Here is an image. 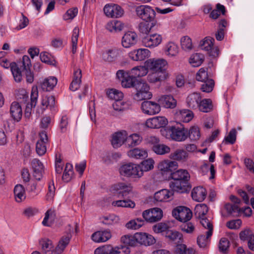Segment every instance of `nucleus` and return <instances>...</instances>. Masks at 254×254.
Masks as SVG:
<instances>
[{
    "mask_svg": "<svg viewBox=\"0 0 254 254\" xmlns=\"http://www.w3.org/2000/svg\"><path fill=\"white\" fill-rule=\"evenodd\" d=\"M144 223V220L141 218L131 220L126 224V227L129 229L137 230L142 227Z\"/></svg>",
    "mask_w": 254,
    "mask_h": 254,
    "instance_id": "nucleus-46",
    "label": "nucleus"
},
{
    "mask_svg": "<svg viewBox=\"0 0 254 254\" xmlns=\"http://www.w3.org/2000/svg\"><path fill=\"white\" fill-rule=\"evenodd\" d=\"M112 205L115 206L134 208L135 204V203L130 199L119 200L114 201L112 202Z\"/></svg>",
    "mask_w": 254,
    "mask_h": 254,
    "instance_id": "nucleus-55",
    "label": "nucleus"
},
{
    "mask_svg": "<svg viewBox=\"0 0 254 254\" xmlns=\"http://www.w3.org/2000/svg\"><path fill=\"white\" fill-rule=\"evenodd\" d=\"M136 245L138 244L145 246H150L155 243V238L150 235L146 233H137L135 234Z\"/></svg>",
    "mask_w": 254,
    "mask_h": 254,
    "instance_id": "nucleus-16",
    "label": "nucleus"
},
{
    "mask_svg": "<svg viewBox=\"0 0 254 254\" xmlns=\"http://www.w3.org/2000/svg\"><path fill=\"white\" fill-rule=\"evenodd\" d=\"M134 89L136 90V93L133 98L136 101L149 99L152 96L151 93L149 91V85L142 80H140L136 83Z\"/></svg>",
    "mask_w": 254,
    "mask_h": 254,
    "instance_id": "nucleus-2",
    "label": "nucleus"
},
{
    "mask_svg": "<svg viewBox=\"0 0 254 254\" xmlns=\"http://www.w3.org/2000/svg\"><path fill=\"white\" fill-rule=\"evenodd\" d=\"M212 101L210 99L201 100L198 108L199 111L204 113H208L212 110Z\"/></svg>",
    "mask_w": 254,
    "mask_h": 254,
    "instance_id": "nucleus-42",
    "label": "nucleus"
},
{
    "mask_svg": "<svg viewBox=\"0 0 254 254\" xmlns=\"http://www.w3.org/2000/svg\"><path fill=\"white\" fill-rule=\"evenodd\" d=\"M188 182L179 180H174L170 183V187L174 191L180 193L185 192L187 191Z\"/></svg>",
    "mask_w": 254,
    "mask_h": 254,
    "instance_id": "nucleus-23",
    "label": "nucleus"
},
{
    "mask_svg": "<svg viewBox=\"0 0 254 254\" xmlns=\"http://www.w3.org/2000/svg\"><path fill=\"white\" fill-rule=\"evenodd\" d=\"M43 252L45 254H52L54 251V246L52 241L48 239H43L39 241Z\"/></svg>",
    "mask_w": 254,
    "mask_h": 254,
    "instance_id": "nucleus-38",
    "label": "nucleus"
},
{
    "mask_svg": "<svg viewBox=\"0 0 254 254\" xmlns=\"http://www.w3.org/2000/svg\"><path fill=\"white\" fill-rule=\"evenodd\" d=\"M172 215L180 221L187 222L192 217L191 210L185 206H178L172 211Z\"/></svg>",
    "mask_w": 254,
    "mask_h": 254,
    "instance_id": "nucleus-7",
    "label": "nucleus"
},
{
    "mask_svg": "<svg viewBox=\"0 0 254 254\" xmlns=\"http://www.w3.org/2000/svg\"><path fill=\"white\" fill-rule=\"evenodd\" d=\"M201 100V98L200 94L194 92L188 96L186 102L188 107L190 109H197Z\"/></svg>",
    "mask_w": 254,
    "mask_h": 254,
    "instance_id": "nucleus-21",
    "label": "nucleus"
},
{
    "mask_svg": "<svg viewBox=\"0 0 254 254\" xmlns=\"http://www.w3.org/2000/svg\"><path fill=\"white\" fill-rule=\"evenodd\" d=\"M206 236L201 235L197 237V243L200 248H206L209 243V239L212 236V230H208L206 233Z\"/></svg>",
    "mask_w": 254,
    "mask_h": 254,
    "instance_id": "nucleus-36",
    "label": "nucleus"
},
{
    "mask_svg": "<svg viewBox=\"0 0 254 254\" xmlns=\"http://www.w3.org/2000/svg\"><path fill=\"white\" fill-rule=\"evenodd\" d=\"M137 41V36L134 32L128 31L122 37V45L126 48H128L135 45Z\"/></svg>",
    "mask_w": 254,
    "mask_h": 254,
    "instance_id": "nucleus-15",
    "label": "nucleus"
},
{
    "mask_svg": "<svg viewBox=\"0 0 254 254\" xmlns=\"http://www.w3.org/2000/svg\"><path fill=\"white\" fill-rule=\"evenodd\" d=\"M112 191L120 198H127L132 193V187L130 184L120 182L112 186Z\"/></svg>",
    "mask_w": 254,
    "mask_h": 254,
    "instance_id": "nucleus-1",
    "label": "nucleus"
},
{
    "mask_svg": "<svg viewBox=\"0 0 254 254\" xmlns=\"http://www.w3.org/2000/svg\"><path fill=\"white\" fill-rule=\"evenodd\" d=\"M154 163V162L152 159H148L142 161L141 166H140V170L142 172V176L143 175V171H148L153 168Z\"/></svg>",
    "mask_w": 254,
    "mask_h": 254,
    "instance_id": "nucleus-59",
    "label": "nucleus"
},
{
    "mask_svg": "<svg viewBox=\"0 0 254 254\" xmlns=\"http://www.w3.org/2000/svg\"><path fill=\"white\" fill-rule=\"evenodd\" d=\"M22 64L23 70L25 72L27 81L29 83H32L33 81L34 76L30 70L31 66V61L28 56L24 55L23 57Z\"/></svg>",
    "mask_w": 254,
    "mask_h": 254,
    "instance_id": "nucleus-18",
    "label": "nucleus"
},
{
    "mask_svg": "<svg viewBox=\"0 0 254 254\" xmlns=\"http://www.w3.org/2000/svg\"><path fill=\"white\" fill-rule=\"evenodd\" d=\"M214 39L210 37H205L200 43V47L202 50L206 51H209L211 48L213 46Z\"/></svg>",
    "mask_w": 254,
    "mask_h": 254,
    "instance_id": "nucleus-51",
    "label": "nucleus"
},
{
    "mask_svg": "<svg viewBox=\"0 0 254 254\" xmlns=\"http://www.w3.org/2000/svg\"><path fill=\"white\" fill-rule=\"evenodd\" d=\"M216 9L212 10L210 13L209 17L212 19H216L219 17L220 13L224 15L226 12L225 7L224 5L220 3H217L216 6Z\"/></svg>",
    "mask_w": 254,
    "mask_h": 254,
    "instance_id": "nucleus-50",
    "label": "nucleus"
},
{
    "mask_svg": "<svg viewBox=\"0 0 254 254\" xmlns=\"http://www.w3.org/2000/svg\"><path fill=\"white\" fill-rule=\"evenodd\" d=\"M227 21L224 19H222L219 21L218 29L215 34V38L217 40L221 41L223 39L225 28L227 27Z\"/></svg>",
    "mask_w": 254,
    "mask_h": 254,
    "instance_id": "nucleus-37",
    "label": "nucleus"
},
{
    "mask_svg": "<svg viewBox=\"0 0 254 254\" xmlns=\"http://www.w3.org/2000/svg\"><path fill=\"white\" fill-rule=\"evenodd\" d=\"M56 218V214L54 211L49 209L45 213V216L42 222L43 225L50 226Z\"/></svg>",
    "mask_w": 254,
    "mask_h": 254,
    "instance_id": "nucleus-45",
    "label": "nucleus"
},
{
    "mask_svg": "<svg viewBox=\"0 0 254 254\" xmlns=\"http://www.w3.org/2000/svg\"><path fill=\"white\" fill-rule=\"evenodd\" d=\"M127 155L131 158L143 159L147 156V152L146 150L135 148L128 151Z\"/></svg>",
    "mask_w": 254,
    "mask_h": 254,
    "instance_id": "nucleus-33",
    "label": "nucleus"
},
{
    "mask_svg": "<svg viewBox=\"0 0 254 254\" xmlns=\"http://www.w3.org/2000/svg\"><path fill=\"white\" fill-rule=\"evenodd\" d=\"M167 131L172 139L176 141H183L188 137V129L182 125L169 127L167 128Z\"/></svg>",
    "mask_w": 254,
    "mask_h": 254,
    "instance_id": "nucleus-5",
    "label": "nucleus"
},
{
    "mask_svg": "<svg viewBox=\"0 0 254 254\" xmlns=\"http://www.w3.org/2000/svg\"><path fill=\"white\" fill-rule=\"evenodd\" d=\"M178 163L174 161L164 160L158 165L159 169L164 173H173L178 168Z\"/></svg>",
    "mask_w": 254,
    "mask_h": 254,
    "instance_id": "nucleus-20",
    "label": "nucleus"
},
{
    "mask_svg": "<svg viewBox=\"0 0 254 254\" xmlns=\"http://www.w3.org/2000/svg\"><path fill=\"white\" fill-rule=\"evenodd\" d=\"M168 124L167 119L164 117H156L146 121V126L151 128H159L165 127Z\"/></svg>",
    "mask_w": 254,
    "mask_h": 254,
    "instance_id": "nucleus-14",
    "label": "nucleus"
},
{
    "mask_svg": "<svg viewBox=\"0 0 254 254\" xmlns=\"http://www.w3.org/2000/svg\"><path fill=\"white\" fill-rule=\"evenodd\" d=\"M192 198L197 202L204 200L206 196V190L202 187H197L193 189L191 191Z\"/></svg>",
    "mask_w": 254,
    "mask_h": 254,
    "instance_id": "nucleus-25",
    "label": "nucleus"
},
{
    "mask_svg": "<svg viewBox=\"0 0 254 254\" xmlns=\"http://www.w3.org/2000/svg\"><path fill=\"white\" fill-rule=\"evenodd\" d=\"M156 24V22H150V23L143 22H141L138 25L139 31L142 34L147 35Z\"/></svg>",
    "mask_w": 254,
    "mask_h": 254,
    "instance_id": "nucleus-52",
    "label": "nucleus"
},
{
    "mask_svg": "<svg viewBox=\"0 0 254 254\" xmlns=\"http://www.w3.org/2000/svg\"><path fill=\"white\" fill-rule=\"evenodd\" d=\"M136 15L143 21L146 22H156L155 19V11L150 6L147 5H140L135 8Z\"/></svg>",
    "mask_w": 254,
    "mask_h": 254,
    "instance_id": "nucleus-3",
    "label": "nucleus"
},
{
    "mask_svg": "<svg viewBox=\"0 0 254 254\" xmlns=\"http://www.w3.org/2000/svg\"><path fill=\"white\" fill-rule=\"evenodd\" d=\"M79 30L78 27H76L73 29L71 37L72 52L73 54L76 53L77 50V44L78 38L79 37Z\"/></svg>",
    "mask_w": 254,
    "mask_h": 254,
    "instance_id": "nucleus-58",
    "label": "nucleus"
},
{
    "mask_svg": "<svg viewBox=\"0 0 254 254\" xmlns=\"http://www.w3.org/2000/svg\"><path fill=\"white\" fill-rule=\"evenodd\" d=\"M166 237L173 241H180L182 239L183 235L178 231L168 230L166 232Z\"/></svg>",
    "mask_w": 254,
    "mask_h": 254,
    "instance_id": "nucleus-56",
    "label": "nucleus"
},
{
    "mask_svg": "<svg viewBox=\"0 0 254 254\" xmlns=\"http://www.w3.org/2000/svg\"><path fill=\"white\" fill-rule=\"evenodd\" d=\"M71 237V234L70 233H67L62 237L58 246L55 249V252L57 254H61L64 251L65 247L69 244Z\"/></svg>",
    "mask_w": 254,
    "mask_h": 254,
    "instance_id": "nucleus-27",
    "label": "nucleus"
},
{
    "mask_svg": "<svg viewBox=\"0 0 254 254\" xmlns=\"http://www.w3.org/2000/svg\"><path fill=\"white\" fill-rule=\"evenodd\" d=\"M33 171V176L37 181H40L43 177L44 173V167L43 163L38 159H34L31 163Z\"/></svg>",
    "mask_w": 254,
    "mask_h": 254,
    "instance_id": "nucleus-13",
    "label": "nucleus"
},
{
    "mask_svg": "<svg viewBox=\"0 0 254 254\" xmlns=\"http://www.w3.org/2000/svg\"><path fill=\"white\" fill-rule=\"evenodd\" d=\"M127 133L126 131L122 130L114 133L112 135L111 144L114 148L121 147L123 144L126 145Z\"/></svg>",
    "mask_w": 254,
    "mask_h": 254,
    "instance_id": "nucleus-11",
    "label": "nucleus"
},
{
    "mask_svg": "<svg viewBox=\"0 0 254 254\" xmlns=\"http://www.w3.org/2000/svg\"><path fill=\"white\" fill-rule=\"evenodd\" d=\"M181 44L182 49L185 50H190L192 49L191 39L188 36H184L181 38Z\"/></svg>",
    "mask_w": 254,
    "mask_h": 254,
    "instance_id": "nucleus-63",
    "label": "nucleus"
},
{
    "mask_svg": "<svg viewBox=\"0 0 254 254\" xmlns=\"http://www.w3.org/2000/svg\"><path fill=\"white\" fill-rule=\"evenodd\" d=\"M142 140V137L138 134L134 133L127 136L126 145L128 147H133L138 145Z\"/></svg>",
    "mask_w": 254,
    "mask_h": 254,
    "instance_id": "nucleus-39",
    "label": "nucleus"
},
{
    "mask_svg": "<svg viewBox=\"0 0 254 254\" xmlns=\"http://www.w3.org/2000/svg\"><path fill=\"white\" fill-rule=\"evenodd\" d=\"M38 97L37 89L33 88L31 93V102L27 104L24 112V116L26 118H30L32 108H35L36 105Z\"/></svg>",
    "mask_w": 254,
    "mask_h": 254,
    "instance_id": "nucleus-19",
    "label": "nucleus"
},
{
    "mask_svg": "<svg viewBox=\"0 0 254 254\" xmlns=\"http://www.w3.org/2000/svg\"><path fill=\"white\" fill-rule=\"evenodd\" d=\"M159 102L166 108L173 109L176 107L177 101L171 95H164L161 97Z\"/></svg>",
    "mask_w": 254,
    "mask_h": 254,
    "instance_id": "nucleus-26",
    "label": "nucleus"
},
{
    "mask_svg": "<svg viewBox=\"0 0 254 254\" xmlns=\"http://www.w3.org/2000/svg\"><path fill=\"white\" fill-rule=\"evenodd\" d=\"M145 66L148 70L154 71H166V66L167 63L166 61L162 59H150L146 61L144 63Z\"/></svg>",
    "mask_w": 254,
    "mask_h": 254,
    "instance_id": "nucleus-6",
    "label": "nucleus"
},
{
    "mask_svg": "<svg viewBox=\"0 0 254 254\" xmlns=\"http://www.w3.org/2000/svg\"><path fill=\"white\" fill-rule=\"evenodd\" d=\"M170 176L173 180H179L187 182H188L190 178L188 171L183 169H180L175 172L174 171L171 173Z\"/></svg>",
    "mask_w": 254,
    "mask_h": 254,
    "instance_id": "nucleus-29",
    "label": "nucleus"
},
{
    "mask_svg": "<svg viewBox=\"0 0 254 254\" xmlns=\"http://www.w3.org/2000/svg\"><path fill=\"white\" fill-rule=\"evenodd\" d=\"M10 67L15 81L17 82H20L22 77L20 68L14 62L11 63Z\"/></svg>",
    "mask_w": 254,
    "mask_h": 254,
    "instance_id": "nucleus-43",
    "label": "nucleus"
},
{
    "mask_svg": "<svg viewBox=\"0 0 254 254\" xmlns=\"http://www.w3.org/2000/svg\"><path fill=\"white\" fill-rule=\"evenodd\" d=\"M128 72L130 73L131 76L137 78V77L146 75L148 73V69L144 64V66L134 67Z\"/></svg>",
    "mask_w": 254,
    "mask_h": 254,
    "instance_id": "nucleus-34",
    "label": "nucleus"
},
{
    "mask_svg": "<svg viewBox=\"0 0 254 254\" xmlns=\"http://www.w3.org/2000/svg\"><path fill=\"white\" fill-rule=\"evenodd\" d=\"M236 134L237 131L236 129H232L230 131L228 135L225 137L223 142H225L226 144L230 143L233 144L236 140Z\"/></svg>",
    "mask_w": 254,
    "mask_h": 254,
    "instance_id": "nucleus-64",
    "label": "nucleus"
},
{
    "mask_svg": "<svg viewBox=\"0 0 254 254\" xmlns=\"http://www.w3.org/2000/svg\"><path fill=\"white\" fill-rule=\"evenodd\" d=\"M150 56V51L147 49H139L129 53V57L134 61H143Z\"/></svg>",
    "mask_w": 254,
    "mask_h": 254,
    "instance_id": "nucleus-17",
    "label": "nucleus"
},
{
    "mask_svg": "<svg viewBox=\"0 0 254 254\" xmlns=\"http://www.w3.org/2000/svg\"><path fill=\"white\" fill-rule=\"evenodd\" d=\"M188 157L186 151L183 150L177 149L170 155V158L173 160L178 161L185 160Z\"/></svg>",
    "mask_w": 254,
    "mask_h": 254,
    "instance_id": "nucleus-48",
    "label": "nucleus"
},
{
    "mask_svg": "<svg viewBox=\"0 0 254 254\" xmlns=\"http://www.w3.org/2000/svg\"><path fill=\"white\" fill-rule=\"evenodd\" d=\"M10 114L15 121L18 122L22 116V110L21 106L16 102H13L10 107Z\"/></svg>",
    "mask_w": 254,
    "mask_h": 254,
    "instance_id": "nucleus-28",
    "label": "nucleus"
},
{
    "mask_svg": "<svg viewBox=\"0 0 254 254\" xmlns=\"http://www.w3.org/2000/svg\"><path fill=\"white\" fill-rule=\"evenodd\" d=\"M121 52L120 50L116 48L109 49L103 53V60L109 63L114 62L119 56Z\"/></svg>",
    "mask_w": 254,
    "mask_h": 254,
    "instance_id": "nucleus-24",
    "label": "nucleus"
},
{
    "mask_svg": "<svg viewBox=\"0 0 254 254\" xmlns=\"http://www.w3.org/2000/svg\"><path fill=\"white\" fill-rule=\"evenodd\" d=\"M200 136L199 129L197 127H192L188 131V137L192 141H196Z\"/></svg>",
    "mask_w": 254,
    "mask_h": 254,
    "instance_id": "nucleus-57",
    "label": "nucleus"
},
{
    "mask_svg": "<svg viewBox=\"0 0 254 254\" xmlns=\"http://www.w3.org/2000/svg\"><path fill=\"white\" fill-rule=\"evenodd\" d=\"M107 94L108 97L116 101L122 100L124 97L123 93L118 90L111 89L108 90Z\"/></svg>",
    "mask_w": 254,
    "mask_h": 254,
    "instance_id": "nucleus-54",
    "label": "nucleus"
},
{
    "mask_svg": "<svg viewBox=\"0 0 254 254\" xmlns=\"http://www.w3.org/2000/svg\"><path fill=\"white\" fill-rule=\"evenodd\" d=\"M14 194L15 200L17 202H22L26 198L25 189L21 185L15 186L14 189Z\"/></svg>",
    "mask_w": 254,
    "mask_h": 254,
    "instance_id": "nucleus-35",
    "label": "nucleus"
},
{
    "mask_svg": "<svg viewBox=\"0 0 254 254\" xmlns=\"http://www.w3.org/2000/svg\"><path fill=\"white\" fill-rule=\"evenodd\" d=\"M41 104L43 106H45L46 108L49 107L51 109H52L54 108L55 104V98L54 96H46L43 98Z\"/></svg>",
    "mask_w": 254,
    "mask_h": 254,
    "instance_id": "nucleus-62",
    "label": "nucleus"
},
{
    "mask_svg": "<svg viewBox=\"0 0 254 254\" xmlns=\"http://www.w3.org/2000/svg\"><path fill=\"white\" fill-rule=\"evenodd\" d=\"M152 150L157 154L164 155L170 151V148L164 144L158 143L154 144L152 147Z\"/></svg>",
    "mask_w": 254,
    "mask_h": 254,
    "instance_id": "nucleus-44",
    "label": "nucleus"
},
{
    "mask_svg": "<svg viewBox=\"0 0 254 254\" xmlns=\"http://www.w3.org/2000/svg\"><path fill=\"white\" fill-rule=\"evenodd\" d=\"M208 211V208L206 204H198L194 208V215L197 218H202L205 217Z\"/></svg>",
    "mask_w": 254,
    "mask_h": 254,
    "instance_id": "nucleus-40",
    "label": "nucleus"
},
{
    "mask_svg": "<svg viewBox=\"0 0 254 254\" xmlns=\"http://www.w3.org/2000/svg\"><path fill=\"white\" fill-rule=\"evenodd\" d=\"M175 253L176 254H194V251L192 248H187L185 244H179L176 247Z\"/></svg>",
    "mask_w": 254,
    "mask_h": 254,
    "instance_id": "nucleus-53",
    "label": "nucleus"
},
{
    "mask_svg": "<svg viewBox=\"0 0 254 254\" xmlns=\"http://www.w3.org/2000/svg\"><path fill=\"white\" fill-rule=\"evenodd\" d=\"M173 193L166 189H163L156 192L154 194V199L159 202L166 201L169 198H171Z\"/></svg>",
    "mask_w": 254,
    "mask_h": 254,
    "instance_id": "nucleus-30",
    "label": "nucleus"
},
{
    "mask_svg": "<svg viewBox=\"0 0 254 254\" xmlns=\"http://www.w3.org/2000/svg\"><path fill=\"white\" fill-rule=\"evenodd\" d=\"M142 216L147 222L153 223L159 221L162 218L163 212L159 208H153L144 211Z\"/></svg>",
    "mask_w": 254,
    "mask_h": 254,
    "instance_id": "nucleus-8",
    "label": "nucleus"
},
{
    "mask_svg": "<svg viewBox=\"0 0 254 254\" xmlns=\"http://www.w3.org/2000/svg\"><path fill=\"white\" fill-rule=\"evenodd\" d=\"M203 82L201 86L202 92L209 93L213 90L214 86V81L213 79H210Z\"/></svg>",
    "mask_w": 254,
    "mask_h": 254,
    "instance_id": "nucleus-60",
    "label": "nucleus"
},
{
    "mask_svg": "<svg viewBox=\"0 0 254 254\" xmlns=\"http://www.w3.org/2000/svg\"><path fill=\"white\" fill-rule=\"evenodd\" d=\"M119 172L121 175L127 177L140 178L142 176L140 167L130 163L122 165L119 169Z\"/></svg>",
    "mask_w": 254,
    "mask_h": 254,
    "instance_id": "nucleus-4",
    "label": "nucleus"
},
{
    "mask_svg": "<svg viewBox=\"0 0 254 254\" xmlns=\"http://www.w3.org/2000/svg\"><path fill=\"white\" fill-rule=\"evenodd\" d=\"M142 43L146 47H154L159 45L162 41V37L158 34L147 35L142 38Z\"/></svg>",
    "mask_w": 254,
    "mask_h": 254,
    "instance_id": "nucleus-12",
    "label": "nucleus"
},
{
    "mask_svg": "<svg viewBox=\"0 0 254 254\" xmlns=\"http://www.w3.org/2000/svg\"><path fill=\"white\" fill-rule=\"evenodd\" d=\"M57 84V79L55 77L45 78L41 83V87L43 91H50L53 89Z\"/></svg>",
    "mask_w": 254,
    "mask_h": 254,
    "instance_id": "nucleus-31",
    "label": "nucleus"
},
{
    "mask_svg": "<svg viewBox=\"0 0 254 254\" xmlns=\"http://www.w3.org/2000/svg\"><path fill=\"white\" fill-rule=\"evenodd\" d=\"M204 59V57L203 54L196 53L191 56L190 63L193 66H198L203 63Z\"/></svg>",
    "mask_w": 254,
    "mask_h": 254,
    "instance_id": "nucleus-49",
    "label": "nucleus"
},
{
    "mask_svg": "<svg viewBox=\"0 0 254 254\" xmlns=\"http://www.w3.org/2000/svg\"><path fill=\"white\" fill-rule=\"evenodd\" d=\"M141 109L144 114L149 115L158 114L161 110L159 104L151 101L143 102L141 104Z\"/></svg>",
    "mask_w": 254,
    "mask_h": 254,
    "instance_id": "nucleus-10",
    "label": "nucleus"
},
{
    "mask_svg": "<svg viewBox=\"0 0 254 254\" xmlns=\"http://www.w3.org/2000/svg\"><path fill=\"white\" fill-rule=\"evenodd\" d=\"M106 15L109 17H120L123 14L124 11L119 5L115 4H106L104 8Z\"/></svg>",
    "mask_w": 254,
    "mask_h": 254,
    "instance_id": "nucleus-9",
    "label": "nucleus"
},
{
    "mask_svg": "<svg viewBox=\"0 0 254 254\" xmlns=\"http://www.w3.org/2000/svg\"><path fill=\"white\" fill-rule=\"evenodd\" d=\"M129 248L125 245H121L120 247L114 248L112 247V252H110V254H129Z\"/></svg>",
    "mask_w": 254,
    "mask_h": 254,
    "instance_id": "nucleus-61",
    "label": "nucleus"
},
{
    "mask_svg": "<svg viewBox=\"0 0 254 254\" xmlns=\"http://www.w3.org/2000/svg\"><path fill=\"white\" fill-rule=\"evenodd\" d=\"M140 80L134 78L133 76H131V74L128 72V74L126 76L125 79H122V85L123 87L126 88H135V85L136 83L139 82Z\"/></svg>",
    "mask_w": 254,
    "mask_h": 254,
    "instance_id": "nucleus-41",
    "label": "nucleus"
},
{
    "mask_svg": "<svg viewBox=\"0 0 254 254\" xmlns=\"http://www.w3.org/2000/svg\"><path fill=\"white\" fill-rule=\"evenodd\" d=\"M176 117L180 121L184 123H188L192 120L193 113L189 110L183 109L177 112Z\"/></svg>",
    "mask_w": 254,
    "mask_h": 254,
    "instance_id": "nucleus-32",
    "label": "nucleus"
},
{
    "mask_svg": "<svg viewBox=\"0 0 254 254\" xmlns=\"http://www.w3.org/2000/svg\"><path fill=\"white\" fill-rule=\"evenodd\" d=\"M147 76V80L151 83L161 82L164 80L168 76L167 71L162 72L152 71Z\"/></svg>",
    "mask_w": 254,
    "mask_h": 254,
    "instance_id": "nucleus-22",
    "label": "nucleus"
},
{
    "mask_svg": "<svg viewBox=\"0 0 254 254\" xmlns=\"http://www.w3.org/2000/svg\"><path fill=\"white\" fill-rule=\"evenodd\" d=\"M121 241L125 246L128 247L137 246L135 234L134 235H125L121 238Z\"/></svg>",
    "mask_w": 254,
    "mask_h": 254,
    "instance_id": "nucleus-47",
    "label": "nucleus"
}]
</instances>
